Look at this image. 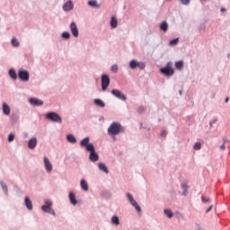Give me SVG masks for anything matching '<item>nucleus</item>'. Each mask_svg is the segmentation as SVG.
<instances>
[{"instance_id": "1", "label": "nucleus", "mask_w": 230, "mask_h": 230, "mask_svg": "<svg viewBox=\"0 0 230 230\" xmlns=\"http://www.w3.org/2000/svg\"><path fill=\"white\" fill-rule=\"evenodd\" d=\"M125 129L121 126V124L118 122H113L111 124V126L108 128V134L109 136H118L119 132H123Z\"/></svg>"}, {"instance_id": "2", "label": "nucleus", "mask_w": 230, "mask_h": 230, "mask_svg": "<svg viewBox=\"0 0 230 230\" xmlns=\"http://www.w3.org/2000/svg\"><path fill=\"white\" fill-rule=\"evenodd\" d=\"M160 73L164 76H173L175 75V70L173 69L172 62H168L165 66L160 68Z\"/></svg>"}, {"instance_id": "3", "label": "nucleus", "mask_w": 230, "mask_h": 230, "mask_svg": "<svg viewBox=\"0 0 230 230\" xmlns=\"http://www.w3.org/2000/svg\"><path fill=\"white\" fill-rule=\"evenodd\" d=\"M87 152H90V161H92V163H96L99 159V155L94 150V145L91 144L90 146H87Z\"/></svg>"}, {"instance_id": "4", "label": "nucleus", "mask_w": 230, "mask_h": 230, "mask_svg": "<svg viewBox=\"0 0 230 230\" xmlns=\"http://www.w3.org/2000/svg\"><path fill=\"white\" fill-rule=\"evenodd\" d=\"M102 91H107L111 85V77L107 74H103L101 77Z\"/></svg>"}, {"instance_id": "5", "label": "nucleus", "mask_w": 230, "mask_h": 230, "mask_svg": "<svg viewBox=\"0 0 230 230\" xmlns=\"http://www.w3.org/2000/svg\"><path fill=\"white\" fill-rule=\"evenodd\" d=\"M51 206H53V202L51 200L47 199L45 201V205L41 207L42 210L45 211V213H49V215H55V210L51 208Z\"/></svg>"}, {"instance_id": "6", "label": "nucleus", "mask_w": 230, "mask_h": 230, "mask_svg": "<svg viewBox=\"0 0 230 230\" xmlns=\"http://www.w3.org/2000/svg\"><path fill=\"white\" fill-rule=\"evenodd\" d=\"M129 67L130 69H137V67H139L141 70H143L145 67H146V65L144 62H137V60L132 59L129 62Z\"/></svg>"}, {"instance_id": "7", "label": "nucleus", "mask_w": 230, "mask_h": 230, "mask_svg": "<svg viewBox=\"0 0 230 230\" xmlns=\"http://www.w3.org/2000/svg\"><path fill=\"white\" fill-rule=\"evenodd\" d=\"M111 94L115 98H118V100H121V102H127V95L118 89L111 90Z\"/></svg>"}, {"instance_id": "8", "label": "nucleus", "mask_w": 230, "mask_h": 230, "mask_svg": "<svg viewBox=\"0 0 230 230\" xmlns=\"http://www.w3.org/2000/svg\"><path fill=\"white\" fill-rule=\"evenodd\" d=\"M18 78L22 82H28L30 80V72L28 70H20L18 72Z\"/></svg>"}, {"instance_id": "9", "label": "nucleus", "mask_w": 230, "mask_h": 230, "mask_svg": "<svg viewBox=\"0 0 230 230\" xmlns=\"http://www.w3.org/2000/svg\"><path fill=\"white\" fill-rule=\"evenodd\" d=\"M74 9H75V4L71 0H67L62 5V10L65 13L72 12V10H74Z\"/></svg>"}, {"instance_id": "10", "label": "nucleus", "mask_w": 230, "mask_h": 230, "mask_svg": "<svg viewBox=\"0 0 230 230\" xmlns=\"http://www.w3.org/2000/svg\"><path fill=\"white\" fill-rule=\"evenodd\" d=\"M127 197H128V199L130 202L131 206H133V208H135V209H137V211L138 213H140L141 207H139V205L137 204V201H136V199H134V197L132 196V194L128 193Z\"/></svg>"}, {"instance_id": "11", "label": "nucleus", "mask_w": 230, "mask_h": 230, "mask_svg": "<svg viewBox=\"0 0 230 230\" xmlns=\"http://www.w3.org/2000/svg\"><path fill=\"white\" fill-rule=\"evenodd\" d=\"M29 103L30 105H31L32 107H40L42 105H44V102L37 99V98H31L29 99Z\"/></svg>"}, {"instance_id": "12", "label": "nucleus", "mask_w": 230, "mask_h": 230, "mask_svg": "<svg viewBox=\"0 0 230 230\" xmlns=\"http://www.w3.org/2000/svg\"><path fill=\"white\" fill-rule=\"evenodd\" d=\"M70 31H71L73 37H75V38L78 37V35H79L78 27L76 26V23L75 22H72L70 23Z\"/></svg>"}, {"instance_id": "13", "label": "nucleus", "mask_w": 230, "mask_h": 230, "mask_svg": "<svg viewBox=\"0 0 230 230\" xmlns=\"http://www.w3.org/2000/svg\"><path fill=\"white\" fill-rule=\"evenodd\" d=\"M46 119L52 123H62V118L60 116H46Z\"/></svg>"}, {"instance_id": "14", "label": "nucleus", "mask_w": 230, "mask_h": 230, "mask_svg": "<svg viewBox=\"0 0 230 230\" xmlns=\"http://www.w3.org/2000/svg\"><path fill=\"white\" fill-rule=\"evenodd\" d=\"M44 164L46 171L50 172L53 171V165L51 164V162H49V159L48 157H44Z\"/></svg>"}, {"instance_id": "15", "label": "nucleus", "mask_w": 230, "mask_h": 230, "mask_svg": "<svg viewBox=\"0 0 230 230\" xmlns=\"http://www.w3.org/2000/svg\"><path fill=\"white\" fill-rule=\"evenodd\" d=\"M88 6H91L92 8H102V4H98V1L96 0H90L88 1Z\"/></svg>"}, {"instance_id": "16", "label": "nucleus", "mask_w": 230, "mask_h": 230, "mask_svg": "<svg viewBox=\"0 0 230 230\" xmlns=\"http://www.w3.org/2000/svg\"><path fill=\"white\" fill-rule=\"evenodd\" d=\"M110 25L112 30L118 28V18H116V16L111 18Z\"/></svg>"}, {"instance_id": "17", "label": "nucleus", "mask_w": 230, "mask_h": 230, "mask_svg": "<svg viewBox=\"0 0 230 230\" xmlns=\"http://www.w3.org/2000/svg\"><path fill=\"white\" fill-rule=\"evenodd\" d=\"M28 146H29V148H31V150H33V148H35V146H37V137L31 138L29 140Z\"/></svg>"}, {"instance_id": "18", "label": "nucleus", "mask_w": 230, "mask_h": 230, "mask_svg": "<svg viewBox=\"0 0 230 230\" xmlns=\"http://www.w3.org/2000/svg\"><path fill=\"white\" fill-rule=\"evenodd\" d=\"M69 200H70L71 204H73V206H76V204L78 202L76 200V196L73 192L69 193Z\"/></svg>"}, {"instance_id": "19", "label": "nucleus", "mask_w": 230, "mask_h": 230, "mask_svg": "<svg viewBox=\"0 0 230 230\" xmlns=\"http://www.w3.org/2000/svg\"><path fill=\"white\" fill-rule=\"evenodd\" d=\"M8 75L12 80H17V72H15V69H9Z\"/></svg>"}, {"instance_id": "20", "label": "nucleus", "mask_w": 230, "mask_h": 230, "mask_svg": "<svg viewBox=\"0 0 230 230\" xmlns=\"http://www.w3.org/2000/svg\"><path fill=\"white\" fill-rule=\"evenodd\" d=\"M25 206L30 211L33 209V204L31 203V199H30V198L28 197L25 198Z\"/></svg>"}, {"instance_id": "21", "label": "nucleus", "mask_w": 230, "mask_h": 230, "mask_svg": "<svg viewBox=\"0 0 230 230\" xmlns=\"http://www.w3.org/2000/svg\"><path fill=\"white\" fill-rule=\"evenodd\" d=\"M81 188L84 191H89V184L85 180H81Z\"/></svg>"}, {"instance_id": "22", "label": "nucleus", "mask_w": 230, "mask_h": 230, "mask_svg": "<svg viewBox=\"0 0 230 230\" xmlns=\"http://www.w3.org/2000/svg\"><path fill=\"white\" fill-rule=\"evenodd\" d=\"M3 112L5 114V116H8L10 114V106L6 104V102L3 103Z\"/></svg>"}, {"instance_id": "23", "label": "nucleus", "mask_w": 230, "mask_h": 230, "mask_svg": "<svg viewBox=\"0 0 230 230\" xmlns=\"http://www.w3.org/2000/svg\"><path fill=\"white\" fill-rule=\"evenodd\" d=\"M174 66H175L176 69H178V71H182V67H184V62L176 61Z\"/></svg>"}, {"instance_id": "24", "label": "nucleus", "mask_w": 230, "mask_h": 230, "mask_svg": "<svg viewBox=\"0 0 230 230\" xmlns=\"http://www.w3.org/2000/svg\"><path fill=\"white\" fill-rule=\"evenodd\" d=\"M80 145H81V146H85V148L87 150V146H91L92 144H89V137H85L83 140H81Z\"/></svg>"}, {"instance_id": "25", "label": "nucleus", "mask_w": 230, "mask_h": 230, "mask_svg": "<svg viewBox=\"0 0 230 230\" xmlns=\"http://www.w3.org/2000/svg\"><path fill=\"white\" fill-rule=\"evenodd\" d=\"M94 104L97 106V107H105V102H103V101H102V99H95L94 100Z\"/></svg>"}, {"instance_id": "26", "label": "nucleus", "mask_w": 230, "mask_h": 230, "mask_svg": "<svg viewBox=\"0 0 230 230\" xmlns=\"http://www.w3.org/2000/svg\"><path fill=\"white\" fill-rule=\"evenodd\" d=\"M66 139L68 143H76V137L73 134H68Z\"/></svg>"}, {"instance_id": "27", "label": "nucleus", "mask_w": 230, "mask_h": 230, "mask_svg": "<svg viewBox=\"0 0 230 230\" xmlns=\"http://www.w3.org/2000/svg\"><path fill=\"white\" fill-rule=\"evenodd\" d=\"M160 30H161L162 31H164V32L168 31V22H163L160 24Z\"/></svg>"}, {"instance_id": "28", "label": "nucleus", "mask_w": 230, "mask_h": 230, "mask_svg": "<svg viewBox=\"0 0 230 230\" xmlns=\"http://www.w3.org/2000/svg\"><path fill=\"white\" fill-rule=\"evenodd\" d=\"M99 169L102 172H104V173H109V169L107 168V165H105V164H99Z\"/></svg>"}, {"instance_id": "29", "label": "nucleus", "mask_w": 230, "mask_h": 230, "mask_svg": "<svg viewBox=\"0 0 230 230\" xmlns=\"http://www.w3.org/2000/svg\"><path fill=\"white\" fill-rule=\"evenodd\" d=\"M111 223L114 225V226H119V217H118V216H113L111 217Z\"/></svg>"}, {"instance_id": "30", "label": "nucleus", "mask_w": 230, "mask_h": 230, "mask_svg": "<svg viewBox=\"0 0 230 230\" xmlns=\"http://www.w3.org/2000/svg\"><path fill=\"white\" fill-rule=\"evenodd\" d=\"M62 39H65V40H67L69 39H71V34L69 33V31H64L61 34Z\"/></svg>"}, {"instance_id": "31", "label": "nucleus", "mask_w": 230, "mask_h": 230, "mask_svg": "<svg viewBox=\"0 0 230 230\" xmlns=\"http://www.w3.org/2000/svg\"><path fill=\"white\" fill-rule=\"evenodd\" d=\"M0 184L2 186L3 190L4 191V194L8 195V187L6 186V183H4V181H0Z\"/></svg>"}, {"instance_id": "32", "label": "nucleus", "mask_w": 230, "mask_h": 230, "mask_svg": "<svg viewBox=\"0 0 230 230\" xmlns=\"http://www.w3.org/2000/svg\"><path fill=\"white\" fill-rule=\"evenodd\" d=\"M179 44V38L172 39L169 42V46H177Z\"/></svg>"}, {"instance_id": "33", "label": "nucleus", "mask_w": 230, "mask_h": 230, "mask_svg": "<svg viewBox=\"0 0 230 230\" xmlns=\"http://www.w3.org/2000/svg\"><path fill=\"white\" fill-rule=\"evenodd\" d=\"M11 44L13 48H19V40H17L16 38L12 39Z\"/></svg>"}, {"instance_id": "34", "label": "nucleus", "mask_w": 230, "mask_h": 230, "mask_svg": "<svg viewBox=\"0 0 230 230\" xmlns=\"http://www.w3.org/2000/svg\"><path fill=\"white\" fill-rule=\"evenodd\" d=\"M164 215H166L168 218H172V217H173V212L171 209H164Z\"/></svg>"}, {"instance_id": "35", "label": "nucleus", "mask_w": 230, "mask_h": 230, "mask_svg": "<svg viewBox=\"0 0 230 230\" xmlns=\"http://www.w3.org/2000/svg\"><path fill=\"white\" fill-rule=\"evenodd\" d=\"M194 150H200V148H202V145L200 144V142L196 143L193 146Z\"/></svg>"}, {"instance_id": "36", "label": "nucleus", "mask_w": 230, "mask_h": 230, "mask_svg": "<svg viewBox=\"0 0 230 230\" xmlns=\"http://www.w3.org/2000/svg\"><path fill=\"white\" fill-rule=\"evenodd\" d=\"M181 4H183L184 6H188V4H190V3H191V0H180Z\"/></svg>"}, {"instance_id": "37", "label": "nucleus", "mask_w": 230, "mask_h": 230, "mask_svg": "<svg viewBox=\"0 0 230 230\" xmlns=\"http://www.w3.org/2000/svg\"><path fill=\"white\" fill-rule=\"evenodd\" d=\"M111 71H112V73H118V65H112Z\"/></svg>"}, {"instance_id": "38", "label": "nucleus", "mask_w": 230, "mask_h": 230, "mask_svg": "<svg viewBox=\"0 0 230 230\" xmlns=\"http://www.w3.org/2000/svg\"><path fill=\"white\" fill-rule=\"evenodd\" d=\"M13 139H15V135L10 134V135L8 136V141H9V143H12V141H13Z\"/></svg>"}, {"instance_id": "39", "label": "nucleus", "mask_w": 230, "mask_h": 230, "mask_svg": "<svg viewBox=\"0 0 230 230\" xmlns=\"http://www.w3.org/2000/svg\"><path fill=\"white\" fill-rule=\"evenodd\" d=\"M137 111H138L139 114H143V112H145V106L138 107Z\"/></svg>"}, {"instance_id": "40", "label": "nucleus", "mask_w": 230, "mask_h": 230, "mask_svg": "<svg viewBox=\"0 0 230 230\" xmlns=\"http://www.w3.org/2000/svg\"><path fill=\"white\" fill-rule=\"evenodd\" d=\"M45 116H58V113L50 111V112H48Z\"/></svg>"}, {"instance_id": "41", "label": "nucleus", "mask_w": 230, "mask_h": 230, "mask_svg": "<svg viewBox=\"0 0 230 230\" xmlns=\"http://www.w3.org/2000/svg\"><path fill=\"white\" fill-rule=\"evenodd\" d=\"M201 200L203 202H209V199H207L206 197L202 196Z\"/></svg>"}, {"instance_id": "42", "label": "nucleus", "mask_w": 230, "mask_h": 230, "mask_svg": "<svg viewBox=\"0 0 230 230\" xmlns=\"http://www.w3.org/2000/svg\"><path fill=\"white\" fill-rule=\"evenodd\" d=\"M182 190H184V191H188V185L183 184L182 185Z\"/></svg>"}, {"instance_id": "43", "label": "nucleus", "mask_w": 230, "mask_h": 230, "mask_svg": "<svg viewBox=\"0 0 230 230\" xmlns=\"http://www.w3.org/2000/svg\"><path fill=\"white\" fill-rule=\"evenodd\" d=\"M161 137H166V131L165 130L162 131Z\"/></svg>"}, {"instance_id": "44", "label": "nucleus", "mask_w": 230, "mask_h": 230, "mask_svg": "<svg viewBox=\"0 0 230 230\" xmlns=\"http://www.w3.org/2000/svg\"><path fill=\"white\" fill-rule=\"evenodd\" d=\"M211 209H213V205H211V206L206 210V213H209V211H211Z\"/></svg>"}, {"instance_id": "45", "label": "nucleus", "mask_w": 230, "mask_h": 230, "mask_svg": "<svg viewBox=\"0 0 230 230\" xmlns=\"http://www.w3.org/2000/svg\"><path fill=\"white\" fill-rule=\"evenodd\" d=\"M220 150H226V145L225 144L220 146Z\"/></svg>"}, {"instance_id": "46", "label": "nucleus", "mask_w": 230, "mask_h": 230, "mask_svg": "<svg viewBox=\"0 0 230 230\" xmlns=\"http://www.w3.org/2000/svg\"><path fill=\"white\" fill-rule=\"evenodd\" d=\"M225 102H226V103H227V102H229V97H226Z\"/></svg>"}, {"instance_id": "47", "label": "nucleus", "mask_w": 230, "mask_h": 230, "mask_svg": "<svg viewBox=\"0 0 230 230\" xmlns=\"http://www.w3.org/2000/svg\"><path fill=\"white\" fill-rule=\"evenodd\" d=\"M217 120H214L213 122H210L209 123V125H210V127H212L213 126V123H215Z\"/></svg>"}, {"instance_id": "48", "label": "nucleus", "mask_w": 230, "mask_h": 230, "mask_svg": "<svg viewBox=\"0 0 230 230\" xmlns=\"http://www.w3.org/2000/svg\"><path fill=\"white\" fill-rule=\"evenodd\" d=\"M220 12H226V8H221Z\"/></svg>"}, {"instance_id": "49", "label": "nucleus", "mask_w": 230, "mask_h": 230, "mask_svg": "<svg viewBox=\"0 0 230 230\" xmlns=\"http://www.w3.org/2000/svg\"><path fill=\"white\" fill-rule=\"evenodd\" d=\"M179 94H180V95L182 94V90H180V91H179Z\"/></svg>"}]
</instances>
